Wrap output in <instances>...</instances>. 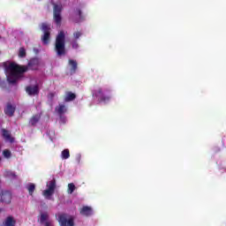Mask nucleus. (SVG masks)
Returning <instances> with one entry per match:
<instances>
[{"instance_id":"nucleus-4","label":"nucleus","mask_w":226,"mask_h":226,"mask_svg":"<svg viewBox=\"0 0 226 226\" xmlns=\"http://www.w3.org/2000/svg\"><path fill=\"white\" fill-rule=\"evenodd\" d=\"M58 222L60 226H75V222L72 216L67 214L58 215Z\"/></svg>"},{"instance_id":"nucleus-1","label":"nucleus","mask_w":226,"mask_h":226,"mask_svg":"<svg viewBox=\"0 0 226 226\" xmlns=\"http://www.w3.org/2000/svg\"><path fill=\"white\" fill-rule=\"evenodd\" d=\"M40 60L38 58H32L28 62L27 65H20L15 63H11L6 68L7 80L9 84H17V80L22 77V74L29 70H38Z\"/></svg>"},{"instance_id":"nucleus-6","label":"nucleus","mask_w":226,"mask_h":226,"mask_svg":"<svg viewBox=\"0 0 226 226\" xmlns=\"http://www.w3.org/2000/svg\"><path fill=\"white\" fill-rule=\"evenodd\" d=\"M93 96L94 98H98L100 102L107 103L110 102V96L103 94V89L102 87L94 90Z\"/></svg>"},{"instance_id":"nucleus-12","label":"nucleus","mask_w":226,"mask_h":226,"mask_svg":"<svg viewBox=\"0 0 226 226\" xmlns=\"http://www.w3.org/2000/svg\"><path fill=\"white\" fill-rule=\"evenodd\" d=\"M69 66H71V69H70L71 75L77 73V68H78L79 64H77V62L75 60L69 59Z\"/></svg>"},{"instance_id":"nucleus-15","label":"nucleus","mask_w":226,"mask_h":226,"mask_svg":"<svg viewBox=\"0 0 226 226\" xmlns=\"http://www.w3.org/2000/svg\"><path fill=\"white\" fill-rule=\"evenodd\" d=\"M55 110L56 112H57L59 116H63V114L66 112L67 109L64 104H59L58 106L56 107Z\"/></svg>"},{"instance_id":"nucleus-10","label":"nucleus","mask_w":226,"mask_h":226,"mask_svg":"<svg viewBox=\"0 0 226 226\" xmlns=\"http://www.w3.org/2000/svg\"><path fill=\"white\" fill-rule=\"evenodd\" d=\"M1 200L4 204H11V192L9 191L2 192Z\"/></svg>"},{"instance_id":"nucleus-25","label":"nucleus","mask_w":226,"mask_h":226,"mask_svg":"<svg viewBox=\"0 0 226 226\" xmlns=\"http://www.w3.org/2000/svg\"><path fill=\"white\" fill-rule=\"evenodd\" d=\"M80 36H82V31H77L73 33V38L75 41L79 40Z\"/></svg>"},{"instance_id":"nucleus-7","label":"nucleus","mask_w":226,"mask_h":226,"mask_svg":"<svg viewBox=\"0 0 226 226\" xmlns=\"http://www.w3.org/2000/svg\"><path fill=\"white\" fill-rule=\"evenodd\" d=\"M26 93L29 96H38L40 94V87L38 85L26 87Z\"/></svg>"},{"instance_id":"nucleus-14","label":"nucleus","mask_w":226,"mask_h":226,"mask_svg":"<svg viewBox=\"0 0 226 226\" xmlns=\"http://www.w3.org/2000/svg\"><path fill=\"white\" fill-rule=\"evenodd\" d=\"M75 98H77V94H75L72 92H66L65 96H64V102H73V100H75Z\"/></svg>"},{"instance_id":"nucleus-27","label":"nucleus","mask_w":226,"mask_h":226,"mask_svg":"<svg viewBox=\"0 0 226 226\" xmlns=\"http://www.w3.org/2000/svg\"><path fill=\"white\" fill-rule=\"evenodd\" d=\"M19 57H26V49L19 48Z\"/></svg>"},{"instance_id":"nucleus-13","label":"nucleus","mask_w":226,"mask_h":226,"mask_svg":"<svg viewBox=\"0 0 226 226\" xmlns=\"http://www.w3.org/2000/svg\"><path fill=\"white\" fill-rule=\"evenodd\" d=\"M40 119H41V117L38 114H35L30 118L29 124H31V126H36V124L40 123Z\"/></svg>"},{"instance_id":"nucleus-18","label":"nucleus","mask_w":226,"mask_h":226,"mask_svg":"<svg viewBox=\"0 0 226 226\" xmlns=\"http://www.w3.org/2000/svg\"><path fill=\"white\" fill-rule=\"evenodd\" d=\"M75 15H77L79 19V22H82V20H86V16L82 14V10L76 9Z\"/></svg>"},{"instance_id":"nucleus-5","label":"nucleus","mask_w":226,"mask_h":226,"mask_svg":"<svg viewBox=\"0 0 226 226\" xmlns=\"http://www.w3.org/2000/svg\"><path fill=\"white\" fill-rule=\"evenodd\" d=\"M43 35L41 36V41L44 45H49L50 41V26L47 23H42L41 26Z\"/></svg>"},{"instance_id":"nucleus-17","label":"nucleus","mask_w":226,"mask_h":226,"mask_svg":"<svg viewBox=\"0 0 226 226\" xmlns=\"http://www.w3.org/2000/svg\"><path fill=\"white\" fill-rule=\"evenodd\" d=\"M55 191H52V189H46L43 191L42 195L45 197V199H50L52 197V194L54 193Z\"/></svg>"},{"instance_id":"nucleus-8","label":"nucleus","mask_w":226,"mask_h":226,"mask_svg":"<svg viewBox=\"0 0 226 226\" xmlns=\"http://www.w3.org/2000/svg\"><path fill=\"white\" fill-rule=\"evenodd\" d=\"M15 110H17V107L12 105L11 102H8L4 109V112L5 116L13 117V116H15Z\"/></svg>"},{"instance_id":"nucleus-11","label":"nucleus","mask_w":226,"mask_h":226,"mask_svg":"<svg viewBox=\"0 0 226 226\" xmlns=\"http://www.w3.org/2000/svg\"><path fill=\"white\" fill-rule=\"evenodd\" d=\"M79 213L82 216H91V215H93V208L91 207L85 206L80 209Z\"/></svg>"},{"instance_id":"nucleus-29","label":"nucleus","mask_w":226,"mask_h":226,"mask_svg":"<svg viewBox=\"0 0 226 226\" xmlns=\"http://www.w3.org/2000/svg\"><path fill=\"white\" fill-rule=\"evenodd\" d=\"M44 226H54V224H53L52 222H50V221H46V222H44Z\"/></svg>"},{"instance_id":"nucleus-28","label":"nucleus","mask_w":226,"mask_h":226,"mask_svg":"<svg viewBox=\"0 0 226 226\" xmlns=\"http://www.w3.org/2000/svg\"><path fill=\"white\" fill-rule=\"evenodd\" d=\"M72 49H79V42L77 41H72Z\"/></svg>"},{"instance_id":"nucleus-24","label":"nucleus","mask_w":226,"mask_h":226,"mask_svg":"<svg viewBox=\"0 0 226 226\" xmlns=\"http://www.w3.org/2000/svg\"><path fill=\"white\" fill-rule=\"evenodd\" d=\"M27 190H28L29 195H33V193H34V190H36V185H34V184H30L27 186Z\"/></svg>"},{"instance_id":"nucleus-22","label":"nucleus","mask_w":226,"mask_h":226,"mask_svg":"<svg viewBox=\"0 0 226 226\" xmlns=\"http://www.w3.org/2000/svg\"><path fill=\"white\" fill-rule=\"evenodd\" d=\"M77 187H75V184L74 183H71L68 184V189H67V193H73V192H75Z\"/></svg>"},{"instance_id":"nucleus-16","label":"nucleus","mask_w":226,"mask_h":226,"mask_svg":"<svg viewBox=\"0 0 226 226\" xmlns=\"http://www.w3.org/2000/svg\"><path fill=\"white\" fill-rule=\"evenodd\" d=\"M4 177H8L9 179H17V174L11 170H6L4 172Z\"/></svg>"},{"instance_id":"nucleus-2","label":"nucleus","mask_w":226,"mask_h":226,"mask_svg":"<svg viewBox=\"0 0 226 226\" xmlns=\"http://www.w3.org/2000/svg\"><path fill=\"white\" fill-rule=\"evenodd\" d=\"M66 35L64 31H60L55 41V51L57 56H66Z\"/></svg>"},{"instance_id":"nucleus-20","label":"nucleus","mask_w":226,"mask_h":226,"mask_svg":"<svg viewBox=\"0 0 226 226\" xmlns=\"http://www.w3.org/2000/svg\"><path fill=\"white\" fill-rule=\"evenodd\" d=\"M16 222L13 220V217L9 216L5 220V226H15Z\"/></svg>"},{"instance_id":"nucleus-31","label":"nucleus","mask_w":226,"mask_h":226,"mask_svg":"<svg viewBox=\"0 0 226 226\" xmlns=\"http://www.w3.org/2000/svg\"><path fill=\"white\" fill-rule=\"evenodd\" d=\"M106 91H108V93H110V90L107 89Z\"/></svg>"},{"instance_id":"nucleus-26","label":"nucleus","mask_w":226,"mask_h":226,"mask_svg":"<svg viewBox=\"0 0 226 226\" xmlns=\"http://www.w3.org/2000/svg\"><path fill=\"white\" fill-rule=\"evenodd\" d=\"M3 154H4V158L11 157V152L9 149L4 150Z\"/></svg>"},{"instance_id":"nucleus-3","label":"nucleus","mask_w":226,"mask_h":226,"mask_svg":"<svg viewBox=\"0 0 226 226\" xmlns=\"http://www.w3.org/2000/svg\"><path fill=\"white\" fill-rule=\"evenodd\" d=\"M63 5L62 4H54L53 6V19L56 26H61V22H63Z\"/></svg>"},{"instance_id":"nucleus-21","label":"nucleus","mask_w":226,"mask_h":226,"mask_svg":"<svg viewBox=\"0 0 226 226\" xmlns=\"http://www.w3.org/2000/svg\"><path fill=\"white\" fill-rule=\"evenodd\" d=\"M47 220H49V214L48 213L41 214L40 223H45V222H48Z\"/></svg>"},{"instance_id":"nucleus-19","label":"nucleus","mask_w":226,"mask_h":226,"mask_svg":"<svg viewBox=\"0 0 226 226\" xmlns=\"http://www.w3.org/2000/svg\"><path fill=\"white\" fill-rule=\"evenodd\" d=\"M48 190H52L53 192H56V178H53L51 181H49V184H47Z\"/></svg>"},{"instance_id":"nucleus-23","label":"nucleus","mask_w":226,"mask_h":226,"mask_svg":"<svg viewBox=\"0 0 226 226\" xmlns=\"http://www.w3.org/2000/svg\"><path fill=\"white\" fill-rule=\"evenodd\" d=\"M70 158V150L64 149L62 151V159L63 160H68Z\"/></svg>"},{"instance_id":"nucleus-32","label":"nucleus","mask_w":226,"mask_h":226,"mask_svg":"<svg viewBox=\"0 0 226 226\" xmlns=\"http://www.w3.org/2000/svg\"><path fill=\"white\" fill-rule=\"evenodd\" d=\"M0 162H1V158H0Z\"/></svg>"},{"instance_id":"nucleus-9","label":"nucleus","mask_w":226,"mask_h":226,"mask_svg":"<svg viewBox=\"0 0 226 226\" xmlns=\"http://www.w3.org/2000/svg\"><path fill=\"white\" fill-rule=\"evenodd\" d=\"M2 137L6 140L7 142H11V144H13L15 142V139L11 137V132L6 129L1 130Z\"/></svg>"},{"instance_id":"nucleus-30","label":"nucleus","mask_w":226,"mask_h":226,"mask_svg":"<svg viewBox=\"0 0 226 226\" xmlns=\"http://www.w3.org/2000/svg\"><path fill=\"white\" fill-rule=\"evenodd\" d=\"M56 96V94L54 93H49L48 94V97L50 98V100H54V97Z\"/></svg>"}]
</instances>
